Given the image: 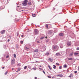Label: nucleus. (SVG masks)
Listing matches in <instances>:
<instances>
[{
  "instance_id": "c03bdc74",
  "label": "nucleus",
  "mask_w": 79,
  "mask_h": 79,
  "mask_svg": "<svg viewBox=\"0 0 79 79\" xmlns=\"http://www.w3.org/2000/svg\"><path fill=\"white\" fill-rule=\"evenodd\" d=\"M39 68V69H40V70H42V69H41V68Z\"/></svg>"
},
{
  "instance_id": "f03ea898",
  "label": "nucleus",
  "mask_w": 79,
  "mask_h": 79,
  "mask_svg": "<svg viewBox=\"0 0 79 79\" xmlns=\"http://www.w3.org/2000/svg\"><path fill=\"white\" fill-rule=\"evenodd\" d=\"M28 2L27 0H24L22 3V4L23 6H27Z\"/></svg>"
},
{
  "instance_id": "39448f33",
  "label": "nucleus",
  "mask_w": 79,
  "mask_h": 79,
  "mask_svg": "<svg viewBox=\"0 0 79 79\" xmlns=\"http://www.w3.org/2000/svg\"><path fill=\"white\" fill-rule=\"evenodd\" d=\"M17 7L18 8L17 9V10L18 11H19V12H21V9L19 8V6H17Z\"/></svg>"
},
{
  "instance_id": "6e6d98bb",
  "label": "nucleus",
  "mask_w": 79,
  "mask_h": 79,
  "mask_svg": "<svg viewBox=\"0 0 79 79\" xmlns=\"http://www.w3.org/2000/svg\"><path fill=\"white\" fill-rule=\"evenodd\" d=\"M12 71H13V70H14V69L13 68H12Z\"/></svg>"
},
{
  "instance_id": "7c9ffc66",
  "label": "nucleus",
  "mask_w": 79,
  "mask_h": 79,
  "mask_svg": "<svg viewBox=\"0 0 79 79\" xmlns=\"http://www.w3.org/2000/svg\"><path fill=\"white\" fill-rule=\"evenodd\" d=\"M46 27L47 28H48V25L47 24L46 25Z\"/></svg>"
},
{
  "instance_id": "2eb2a0df",
  "label": "nucleus",
  "mask_w": 79,
  "mask_h": 79,
  "mask_svg": "<svg viewBox=\"0 0 79 79\" xmlns=\"http://www.w3.org/2000/svg\"><path fill=\"white\" fill-rule=\"evenodd\" d=\"M3 47L4 49H5L6 48V45H3Z\"/></svg>"
},
{
  "instance_id": "680f3d73",
  "label": "nucleus",
  "mask_w": 79,
  "mask_h": 79,
  "mask_svg": "<svg viewBox=\"0 0 79 79\" xmlns=\"http://www.w3.org/2000/svg\"><path fill=\"white\" fill-rule=\"evenodd\" d=\"M40 67H42V66H41V65H40Z\"/></svg>"
},
{
  "instance_id": "8fccbe9b",
  "label": "nucleus",
  "mask_w": 79,
  "mask_h": 79,
  "mask_svg": "<svg viewBox=\"0 0 79 79\" xmlns=\"http://www.w3.org/2000/svg\"><path fill=\"white\" fill-rule=\"evenodd\" d=\"M7 42H10V39H8V40H7Z\"/></svg>"
},
{
  "instance_id": "79ce46f5",
  "label": "nucleus",
  "mask_w": 79,
  "mask_h": 79,
  "mask_svg": "<svg viewBox=\"0 0 79 79\" xmlns=\"http://www.w3.org/2000/svg\"><path fill=\"white\" fill-rule=\"evenodd\" d=\"M17 21H19V19H18L16 20Z\"/></svg>"
},
{
  "instance_id": "412c9836",
  "label": "nucleus",
  "mask_w": 79,
  "mask_h": 79,
  "mask_svg": "<svg viewBox=\"0 0 79 79\" xmlns=\"http://www.w3.org/2000/svg\"><path fill=\"white\" fill-rule=\"evenodd\" d=\"M53 66H54V67H53V68L54 69H56V66L55 65H53Z\"/></svg>"
},
{
  "instance_id": "aec40b11",
  "label": "nucleus",
  "mask_w": 79,
  "mask_h": 79,
  "mask_svg": "<svg viewBox=\"0 0 79 79\" xmlns=\"http://www.w3.org/2000/svg\"><path fill=\"white\" fill-rule=\"evenodd\" d=\"M64 68H67V67H68V65H67L66 64H65L64 65Z\"/></svg>"
},
{
  "instance_id": "c9c22d12",
  "label": "nucleus",
  "mask_w": 79,
  "mask_h": 79,
  "mask_svg": "<svg viewBox=\"0 0 79 79\" xmlns=\"http://www.w3.org/2000/svg\"><path fill=\"white\" fill-rule=\"evenodd\" d=\"M61 68H62V67L61 66H60V67H59V69H61Z\"/></svg>"
},
{
  "instance_id": "0e129e2a",
  "label": "nucleus",
  "mask_w": 79,
  "mask_h": 79,
  "mask_svg": "<svg viewBox=\"0 0 79 79\" xmlns=\"http://www.w3.org/2000/svg\"><path fill=\"white\" fill-rule=\"evenodd\" d=\"M37 61H36V62H35V63H37Z\"/></svg>"
},
{
  "instance_id": "5701e85b",
  "label": "nucleus",
  "mask_w": 79,
  "mask_h": 79,
  "mask_svg": "<svg viewBox=\"0 0 79 79\" xmlns=\"http://www.w3.org/2000/svg\"><path fill=\"white\" fill-rule=\"evenodd\" d=\"M49 60L50 61H53V60H52L51 58H49Z\"/></svg>"
},
{
  "instance_id": "a211bd4d",
  "label": "nucleus",
  "mask_w": 79,
  "mask_h": 79,
  "mask_svg": "<svg viewBox=\"0 0 79 79\" xmlns=\"http://www.w3.org/2000/svg\"><path fill=\"white\" fill-rule=\"evenodd\" d=\"M27 68V66H25L24 67V69H26V68Z\"/></svg>"
},
{
  "instance_id": "c756f323",
  "label": "nucleus",
  "mask_w": 79,
  "mask_h": 79,
  "mask_svg": "<svg viewBox=\"0 0 79 79\" xmlns=\"http://www.w3.org/2000/svg\"><path fill=\"white\" fill-rule=\"evenodd\" d=\"M8 73V72L7 71H6L5 73V75H6L7 74V73Z\"/></svg>"
},
{
  "instance_id": "6e6552de",
  "label": "nucleus",
  "mask_w": 79,
  "mask_h": 79,
  "mask_svg": "<svg viewBox=\"0 0 79 79\" xmlns=\"http://www.w3.org/2000/svg\"><path fill=\"white\" fill-rule=\"evenodd\" d=\"M74 54V52H72V53H70V54L69 55V56H73Z\"/></svg>"
},
{
  "instance_id": "052dcab7",
  "label": "nucleus",
  "mask_w": 79,
  "mask_h": 79,
  "mask_svg": "<svg viewBox=\"0 0 79 79\" xmlns=\"http://www.w3.org/2000/svg\"><path fill=\"white\" fill-rule=\"evenodd\" d=\"M77 50H79V48H77Z\"/></svg>"
},
{
  "instance_id": "e433bc0d",
  "label": "nucleus",
  "mask_w": 79,
  "mask_h": 79,
  "mask_svg": "<svg viewBox=\"0 0 79 79\" xmlns=\"http://www.w3.org/2000/svg\"><path fill=\"white\" fill-rule=\"evenodd\" d=\"M33 69H34V70H35H35H36V68H33Z\"/></svg>"
},
{
  "instance_id": "473e14b6",
  "label": "nucleus",
  "mask_w": 79,
  "mask_h": 79,
  "mask_svg": "<svg viewBox=\"0 0 79 79\" xmlns=\"http://www.w3.org/2000/svg\"><path fill=\"white\" fill-rule=\"evenodd\" d=\"M21 70V68H19L17 70L18 71H20Z\"/></svg>"
},
{
  "instance_id": "a19ab883",
  "label": "nucleus",
  "mask_w": 79,
  "mask_h": 79,
  "mask_svg": "<svg viewBox=\"0 0 79 79\" xmlns=\"http://www.w3.org/2000/svg\"><path fill=\"white\" fill-rule=\"evenodd\" d=\"M74 73H75V74H76V73H77V71H75L74 72Z\"/></svg>"
},
{
  "instance_id": "f3484780",
  "label": "nucleus",
  "mask_w": 79,
  "mask_h": 79,
  "mask_svg": "<svg viewBox=\"0 0 79 79\" xmlns=\"http://www.w3.org/2000/svg\"><path fill=\"white\" fill-rule=\"evenodd\" d=\"M78 54H79L78 53H77V52H75V53H74V55H78Z\"/></svg>"
},
{
  "instance_id": "72a5a7b5",
  "label": "nucleus",
  "mask_w": 79,
  "mask_h": 79,
  "mask_svg": "<svg viewBox=\"0 0 79 79\" xmlns=\"http://www.w3.org/2000/svg\"><path fill=\"white\" fill-rule=\"evenodd\" d=\"M18 35H19V33L17 32V36H18Z\"/></svg>"
},
{
  "instance_id": "37998d69",
  "label": "nucleus",
  "mask_w": 79,
  "mask_h": 79,
  "mask_svg": "<svg viewBox=\"0 0 79 79\" xmlns=\"http://www.w3.org/2000/svg\"><path fill=\"white\" fill-rule=\"evenodd\" d=\"M9 57V56H6V58H8Z\"/></svg>"
},
{
  "instance_id": "e2e57ef3",
  "label": "nucleus",
  "mask_w": 79,
  "mask_h": 79,
  "mask_svg": "<svg viewBox=\"0 0 79 79\" xmlns=\"http://www.w3.org/2000/svg\"><path fill=\"white\" fill-rule=\"evenodd\" d=\"M9 37H11V36H9Z\"/></svg>"
},
{
  "instance_id": "0eeeda50",
  "label": "nucleus",
  "mask_w": 79,
  "mask_h": 79,
  "mask_svg": "<svg viewBox=\"0 0 79 79\" xmlns=\"http://www.w3.org/2000/svg\"><path fill=\"white\" fill-rule=\"evenodd\" d=\"M67 45L68 46H71V42H67Z\"/></svg>"
},
{
  "instance_id": "58836bf2",
  "label": "nucleus",
  "mask_w": 79,
  "mask_h": 79,
  "mask_svg": "<svg viewBox=\"0 0 79 79\" xmlns=\"http://www.w3.org/2000/svg\"><path fill=\"white\" fill-rule=\"evenodd\" d=\"M48 78H50H50H51V77H50L49 76H48Z\"/></svg>"
},
{
  "instance_id": "b1692460",
  "label": "nucleus",
  "mask_w": 79,
  "mask_h": 79,
  "mask_svg": "<svg viewBox=\"0 0 79 79\" xmlns=\"http://www.w3.org/2000/svg\"><path fill=\"white\" fill-rule=\"evenodd\" d=\"M60 48H63V46L62 45V46H60Z\"/></svg>"
},
{
  "instance_id": "f8f14e48",
  "label": "nucleus",
  "mask_w": 79,
  "mask_h": 79,
  "mask_svg": "<svg viewBox=\"0 0 79 79\" xmlns=\"http://www.w3.org/2000/svg\"><path fill=\"white\" fill-rule=\"evenodd\" d=\"M63 35H64L63 33H60L59 34L60 36H63Z\"/></svg>"
},
{
  "instance_id": "2f4dec72",
  "label": "nucleus",
  "mask_w": 79,
  "mask_h": 79,
  "mask_svg": "<svg viewBox=\"0 0 79 79\" xmlns=\"http://www.w3.org/2000/svg\"><path fill=\"white\" fill-rule=\"evenodd\" d=\"M32 16H33V17H35V16H35V14H34L33 15L32 14Z\"/></svg>"
},
{
  "instance_id": "ea45409f",
  "label": "nucleus",
  "mask_w": 79,
  "mask_h": 79,
  "mask_svg": "<svg viewBox=\"0 0 79 79\" xmlns=\"http://www.w3.org/2000/svg\"><path fill=\"white\" fill-rule=\"evenodd\" d=\"M56 64L57 65H59V64L58 63H56Z\"/></svg>"
},
{
  "instance_id": "4d7b16f0",
  "label": "nucleus",
  "mask_w": 79,
  "mask_h": 79,
  "mask_svg": "<svg viewBox=\"0 0 79 79\" xmlns=\"http://www.w3.org/2000/svg\"><path fill=\"white\" fill-rule=\"evenodd\" d=\"M21 12H22V11H23L24 10H21Z\"/></svg>"
},
{
  "instance_id": "774afa93",
  "label": "nucleus",
  "mask_w": 79,
  "mask_h": 79,
  "mask_svg": "<svg viewBox=\"0 0 79 79\" xmlns=\"http://www.w3.org/2000/svg\"><path fill=\"white\" fill-rule=\"evenodd\" d=\"M16 72H18V71H16Z\"/></svg>"
},
{
  "instance_id": "bf43d9fd",
  "label": "nucleus",
  "mask_w": 79,
  "mask_h": 79,
  "mask_svg": "<svg viewBox=\"0 0 79 79\" xmlns=\"http://www.w3.org/2000/svg\"><path fill=\"white\" fill-rule=\"evenodd\" d=\"M17 48H18V46H17Z\"/></svg>"
},
{
  "instance_id": "6ab92c4d",
  "label": "nucleus",
  "mask_w": 79,
  "mask_h": 79,
  "mask_svg": "<svg viewBox=\"0 0 79 79\" xmlns=\"http://www.w3.org/2000/svg\"><path fill=\"white\" fill-rule=\"evenodd\" d=\"M38 51H39L38 50V49H35V50L34 51V52H38Z\"/></svg>"
},
{
  "instance_id": "864d4df0",
  "label": "nucleus",
  "mask_w": 79,
  "mask_h": 79,
  "mask_svg": "<svg viewBox=\"0 0 79 79\" xmlns=\"http://www.w3.org/2000/svg\"><path fill=\"white\" fill-rule=\"evenodd\" d=\"M78 71H79V66L78 67Z\"/></svg>"
},
{
  "instance_id": "de8ad7c7",
  "label": "nucleus",
  "mask_w": 79,
  "mask_h": 79,
  "mask_svg": "<svg viewBox=\"0 0 79 79\" xmlns=\"http://www.w3.org/2000/svg\"><path fill=\"white\" fill-rule=\"evenodd\" d=\"M21 44H23V41H21Z\"/></svg>"
},
{
  "instance_id": "dca6fc26",
  "label": "nucleus",
  "mask_w": 79,
  "mask_h": 79,
  "mask_svg": "<svg viewBox=\"0 0 79 79\" xmlns=\"http://www.w3.org/2000/svg\"><path fill=\"white\" fill-rule=\"evenodd\" d=\"M46 55H47L48 56V55H49V52H47L46 54H45Z\"/></svg>"
},
{
  "instance_id": "20e7f679",
  "label": "nucleus",
  "mask_w": 79,
  "mask_h": 79,
  "mask_svg": "<svg viewBox=\"0 0 79 79\" xmlns=\"http://www.w3.org/2000/svg\"><path fill=\"white\" fill-rule=\"evenodd\" d=\"M34 33L36 35L39 34V30H38L37 29L35 30Z\"/></svg>"
},
{
  "instance_id": "09e8293b",
  "label": "nucleus",
  "mask_w": 79,
  "mask_h": 79,
  "mask_svg": "<svg viewBox=\"0 0 79 79\" xmlns=\"http://www.w3.org/2000/svg\"><path fill=\"white\" fill-rule=\"evenodd\" d=\"M37 77H35V79H37Z\"/></svg>"
},
{
  "instance_id": "4468645a",
  "label": "nucleus",
  "mask_w": 79,
  "mask_h": 79,
  "mask_svg": "<svg viewBox=\"0 0 79 79\" xmlns=\"http://www.w3.org/2000/svg\"><path fill=\"white\" fill-rule=\"evenodd\" d=\"M68 60H70L71 61H72V60H73V58H68Z\"/></svg>"
},
{
  "instance_id": "5fc2aeb1",
  "label": "nucleus",
  "mask_w": 79,
  "mask_h": 79,
  "mask_svg": "<svg viewBox=\"0 0 79 79\" xmlns=\"http://www.w3.org/2000/svg\"><path fill=\"white\" fill-rule=\"evenodd\" d=\"M21 37H24V35H21Z\"/></svg>"
},
{
  "instance_id": "13d9d810",
  "label": "nucleus",
  "mask_w": 79,
  "mask_h": 79,
  "mask_svg": "<svg viewBox=\"0 0 79 79\" xmlns=\"http://www.w3.org/2000/svg\"><path fill=\"white\" fill-rule=\"evenodd\" d=\"M45 38L46 39H47V36H46Z\"/></svg>"
},
{
  "instance_id": "7ed1b4c3",
  "label": "nucleus",
  "mask_w": 79,
  "mask_h": 79,
  "mask_svg": "<svg viewBox=\"0 0 79 79\" xmlns=\"http://www.w3.org/2000/svg\"><path fill=\"white\" fill-rule=\"evenodd\" d=\"M46 50V47L44 46H42V48H41V50L42 52H44V51H45Z\"/></svg>"
},
{
  "instance_id": "cd10ccee",
  "label": "nucleus",
  "mask_w": 79,
  "mask_h": 79,
  "mask_svg": "<svg viewBox=\"0 0 79 79\" xmlns=\"http://www.w3.org/2000/svg\"><path fill=\"white\" fill-rule=\"evenodd\" d=\"M48 68L50 70H52V68L50 67V66H48Z\"/></svg>"
},
{
  "instance_id": "f704fd0d",
  "label": "nucleus",
  "mask_w": 79,
  "mask_h": 79,
  "mask_svg": "<svg viewBox=\"0 0 79 79\" xmlns=\"http://www.w3.org/2000/svg\"><path fill=\"white\" fill-rule=\"evenodd\" d=\"M28 4L29 5H31V2H28Z\"/></svg>"
},
{
  "instance_id": "338daca9",
  "label": "nucleus",
  "mask_w": 79,
  "mask_h": 79,
  "mask_svg": "<svg viewBox=\"0 0 79 79\" xmlns=\"http://www.w3.org/2000/svg\"><path fill=\"white\" fill-rule=\"evenodd\" d=\"M40 1L39 0L38 1V2H39Z\"/></svg>"
},
{
  "instance_id": "9d476101",
  "label": "nucleus",
  "mask_w": 79,
  "mask_h": 79,
  "mask_svg": "<svg viewBox=\"0 0 79 79\" xmlns=\"http://www.w3.org/2000/svg\"><path fill=\"white\" fill-rule=\"evenodd\" d=\"M25 50H27V51H28V50H29V48H27V47H26L25 48Z\"/></svg>"
},
{
  "instance_id": "49530a36",
  "label": "nucleus",
  "mask_w": 79,
  "mask_h": 79,
  "mask_svg": "<svg viewBox=\"0 0 79 79\" xmlns=\"http://www.w3.org/2000/svg\"><path fill=\"white\" fill-rule=\"evenodd\" d=\"M62 76V75H60V76H59V77H61Z\"/></svg>"
},
{
  "instance_id": "a878e982",
  "label": "nucleus",
  "mask_w": 79,
  "mask_h": 79,
  "mask_svg": "<svg viewBox=\"0 0 79 79\" xmlns=\"http://www.w3.org/2000/svg\"><path fill=\"white\" fill-rule=\"evenodd\" d=\"M18 65L19 66H21V64H18Z\"/></svg>"
},
{
  "instance_id": "4be33fe9",
  "label": "nucleus",
  "mask_w": 79,
  "mask_h": 79,
  "mask_svg": "<svg viewBox=\"0 0 79 79\" xmlns=\"http://www.w3.org/2000/svg\"><path fill=\"white\" fill-rule=\"evenodd\" d=\"M28 68H29L30 69H31V66L30 65H28Z\"/></svg>"
},
{
  "instance_id": "ddd939ff",
  "label": "nucleus",
  "mask_w": 79,
  "mask_h": 79,
  "mask_svg": "<svg viewBox=\"0 0 79 79\" xmlns=\"http://www.w3.org/2000/svg\"><path fill=\"white\" fill-rule=\"evenodd\" d=\"M5 31L3 30L1 31V34H5Z\"/></svg>"
},
{
  "instance_id": "bb28decb",
  "label": "nucleus",
  "mask_w": 79,
  "mask_h": 79,
  "mask_svg": "<svg viewBox=\"0 0 79 79\" xmlns=\"http://www.w3.org/2000/svg\"><path fill=\"white\" fill-rule=\"evenodd\" d=\"M70 77H72V73L70 74V75L69 76Z\"/></svg>"
},
{
  "instance_id": "a18cd8bd",
  "label": "nucleus",
  "mask_w": 79,
  "mask_h": 79,
  "mask_svg": "<svg viewBox=\"0 0 79 79\" xmlns=\"http://www.w3.org/2000/svg\"><path fill=\"white\" fill-rule=\"evenodd\" d=\"M37 42L38 43H40V41H37Z\"/></svg>"
},
{
  "instance_id": "393cba45",
  "label": "nucleus",
  "mask_w": 79,
  "mask_h": 79,
  "mask_svg": "<svg viewBox=\"0 0 79 79\" xmlns=\"http://www.w3.org/2000/svg\"><path fill=\"white\" fill-rule=\"evenodd\" d=\"M14 58H16V54H14Z\"/></svg>"
},
{
  "instance_id": "9b49d317",
  "label": "nucleus",
  "mask_w": 79,
  "mask_h": 79,
  "mask_svg": "<svg viewBox=\"0 0 79 79\" xmlns=\"http://www.w3.org/2000/svg\"><path fill=\"white\" fill-rule=\"evenodd\" d=\"M60 55L61 54L58 52L56 54V56H60Z\"/></svg>"
},
{
  "instance_id": "f257e3e1",
  "label": "nucleus",
  "mask_w": 79,
  "mask_h": 79,
  "mask_svg": "<svg viewBox=\"0 0 79 79\" xmlns=\"http://www.w3.org/2000/svg\"><path fill=\"white\" fill-rule=\"evenodd\" d=\"M53 50L55 51L56 52L58 50V48H59V47L57 45L54 46L52 48Z\"/></svg>"
},
{
  "instance_id": "1a4fd4ad",
  "label": "nucleus",
  "mask_w": 79,
  "mask_h": 79,
  "mask_svg": "<svg viewBox=\"0 0 79 79\" xmlns=\"http://www.w3.org/2000/svg\"><path fill=\"white\" fill-rule=\"evenodd\" d=\"M49 34H53V31H50L48 32Z\"/></svg>"
},
{
  "instance_id": "603ef678",
  "label": "nucleus",
  "mask_w": 79,
  "mask_h": 79,
  "mask_svg": "<svg viewBox=\"0 0 79 79\" xmlns=\"http://www.w3.org/2000/svg\"><path fill=\"white\" fill-rule=\"evenodd\" d=\"M57 76H58L59 77H60V75H57Z\"/></svg>"
},
{
  "instance_id": "3c124183",
  "label": "nucleus",
  "mask_w": 79,
  "mask_h": 79,
  "mask_svg": "<svg viewBox=\"0 0 79 79\" xmlns=\"http://www.w3.org/2000/svg\"><path fill=\"white\" fill-rule=\"evenodd\" d=\"M5 68V67H2V69H4Z\"/></svg>"
},
{
  "instance_id": "423d86ee",
  "label": "nucleus",
  "mask_w": 79,
  "mask_h": 79,
  "mask_svg": "<svg viewBox=\"0 0 79 79\" xmlns=\"http://www.w3.org/2000/svg\"><path fill=\"white\" fill-rule=\"evenodd\" d=\"M11 64L12 65L14 64H15V59H12L11 60Z\"/></svg>"
},
{
  "instance_id": "4c0bfd02",
  "label": "nucleus",
  "mask_w": 79,
  "mask_h": 79,
  "mask_svg": "<svg viewBox=\"0 0 79 79\" xmlns=\"http://www.w3.org/2000/svg\"><path fill=\"white\" fill-rule=\"evenodd\" d=\"M43 73H44L45 74V71H44V70H43Z\"/></svg>"
},
{
  "instance_id": "c85d7f7f",
  "label": "nucleus",
  "mask_w": 79,
  "mask_h": 79,
  "mask_svg": "<svg viewBox=\"0 0 79 79\" xmlns=\"http://www.w3.org/2000/svg\"><path fill=\"white\" fill-rule=\"evenodd\" d=\"M44 37H43L40 38V39L41 40H42V39H44Z\"/></svg>"
},
{
  "instance_id": "69168bd1",
  "label": "nucleus",
  "mask_w": 79,
  "mask_h": 79,
  "mask_svg": "<svg viewBox=\"0 0 79 79\" xmlns=\"http://www.w3.org/2000/svg\"><path fill=\"white\" fill-rule=\"evenodd\" d=\"M16 4H17V5H18V4H17V3Z\"/></svg>"
}]
</instances>
